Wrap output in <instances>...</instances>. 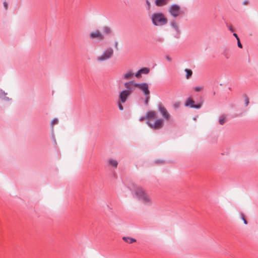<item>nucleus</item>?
<instances>
[{"instance_id":"1","label":"nucleus","mask_w":258,"mask_h":258,"mask_svg":"<svg viewBox=\"0 0 258 258\" xmlns=\"http://www.w3.org/2000/svg\"><path fill=\"white\" fill-rule=\"evenodd\" d=\"M135 196L144 204L151 205V200L143 188L138 187L135 189Z\"/></svg>"},{"instance_id":"2","label":"nucleus","mask_w":258,"mask_h":258,"mask_svg":"<svg viewBox=\"0 0 258 258\" xmlns=\"http://www.w3.org/2000/svg\"><path fill=\"white\" fill-rule=\"evenodd\" d=\"M153 24L155 26H163L167 23V19L162 13H155L151 17Z\"/></svg>"},{"instance_id":"3","label":"nucleus","mask_w":258,"mask_h":258,"mask_svg":"<svg viewBox=\"0 0 258 258\" xmlns=\"http://www.w3.org/2000/svg\"><path fill=\"white\" fill-rule=\"evenodd\" d=\"M113 54V50L111 47L106 48L103 52L102 54L97 57V60L99 61H104L110 58Z\"/></svg>"},{"instance_id":"4","label":"nucleus","mask_w":258,"mask_h":258,"mask_svg":"<svg viewBox=\"0 0 258 258\" xmlns=\"http://www.w3.org/2000/svg\"><path fill=\"white\" fill-rule=\"evenodd\" d=\"M135 87L139 88V89L143 92V93L145 96L150 95V92L149 89L148 84L147 83H137L135 84Z\"/></svg>"},{"instance_id":"5","label":"nucleus","mask_w":258,"mask_h":258,"mask_svg":"<svg viewBox=\"0 0 258 258\" xmlns=\"http://www.w3.org/2000/svg\"><path fill=\"white\" fill-rule=\"evenodd\" d=\"M180 11V6L176 4L172 5L168 9V12L174 18L177 17L179 15Z\"/></svg>"},{"instance_id":"6","label":"nucleus","mask_w":258,"mask_h":258,"mask_svg":"<svg viewBox=\"0 0 258 258\" xmlns=\"http://www.w3.org/2000/svg\"><path fill=\"white\" fill-rule=\"evenodd\" d=\"M147 124L151 128L156 130L161 128L163 125V121L162 119H157L153 124L151 123L149 120L146 121Z\"/></svg>"},{"instance_id":"7","label":"nucleus","mask_w":258,"mask_h":258,"mask_svg":"<svg viewBox=\"0 0 258 258\" xmlns=\"http://www.w3.org/2000/svg\"><path fill=\"white\" fill-rule=\"evenodd\" d=\"M184 105L186 107H189L191 108H195L199 109L201 108L202 104L199 103H195V101L190 97L188 98L186 100Z\"/></svg>"},{"instance_id":"8","label":"nucleus","mask_w":258,"mask_h":258,"mask_svg":"<svg viewBox=\"0 0 258 258\" xmlns=\"http://www.w3.org/2000/svg\"><path fill=\"white\" fill-rule=\"evenodd\" d=\"M158 110L161 113L162 117L167 120L169 119L170 115L167 112L166 108L164 107L162 103H159L157 106Z\"/></svg>"},{"instance_id":"9","label":"nucleus","mask_w":258,"mask_h":258,"mask_svg":"<svg viewBox=\"0 0 258 258\" xmlns=\"http://www.w3.org/2000/svg\"><path fill=\"white\" fill-rule=\"evenodd\" d=\"M90 38L92 39L97 38L100 40H103L104 39V36L100 33L99 30H96L95 32L92 31L90 32Z\"/></svg>"},{"instance_id":"10","label":"nucleus","mask_w":258,"mask_h":258,"mask_svg":"<svg viewBox=\"0 0 258 258\" xmlns=\"http://www.w3.org/2000/svg\"><path fill=\"white\" fill-rule=\"evenodd\" d=\"M130 95L127 93V92L126 91H124L123 90L122 91H120L119 95V101L122 103H124L126 102L127 97Z\"/></svg>"},{"instance_id":"11","label":"nucleus","mask_w":258,"mask_h":258,"mask_svg":"<svg viewBox=\"0 0 258 258\" xmlns=\"http://www.w3.org/2000/svg\"><path fill=\"white\" fill-rule=\"evenodd\" d=\"M170 26H171L172 28L173 29L177 32V35L175 36V37L178 38V35L179 33V29L178 25L175 20H173L170 22Z\"/></svg>"},{"instance_id":"12","label":"nucleus","mask_w":258,"mask_h":258,"mask_svg":"<svg viewBox=\"0 0 258 258\" xmlns=\"http://www.w3.org/2000/svg\"><path fill=\"white\" fill-rule=\"evenodd\" d=\"M7 93H6L2 89H0V99L4 100V101H9L11 100L10 98L7 97Z\"/></svg>"},{"instance_id":"13","label":"nucleus","mask_w":258,"mask_h":258,"mask_svg":"<svg viewBox=\"0 0 258 258\" xmlns=\"http://www.w3.org/2000/svg\"><path fill=\"white\" fill-rule=\"evenodd\" d=\"M156 114H157L156 112L154 111H148L146 113V115L147 119H149V118L153 119L156 117Z\"/></svg>"},{"instance_id":"14","label":"nucleus","mask_w":258,"mask_h":258,"mask_svg":"<svg viewBox=\"0 0 258 258\" xmlns=\"http://www.w3.org/2000/svg\"><path fill=\"white\" fill-rule=\"evenodd\" d=\"M168 0H155V4L158 7H162L165 5Z\"/></svg>"},{"instance_id":"15","label":"nucleus","mask_w":258,"mask_h":258,"mask_svg":"<svg viewBox=\"0 0 258 258\" xmlns=\"http://www.w3.org/2000/svg\"><path fill=\"white\" fill-rule=\"evenodd\" d=\"M134 74H133V73L132 72V71H127V72L125 74H124L122 78V79H130V78H132L134 77Z\"/></svg>"},{"instance_id":"16","label":"nucleus","mask_w":258,"mask_h":258,"mask_svg":"<svg viewBox=\"0 0 258 258\" xmlns=\"http://www.w3.org/2000/svg\"><path fill=\"white\" fill-rule=\"evenodd\" d=\"M122 239L128 243H132L136 241V239L130 237H123Z\"/></svg>"},{"instance_id":"17","label":"nucleus","mask_w":258,"mask_h":258,"mask_svg":"<svg viewBox=\"0 0 258 258\" xmlns=\"http://www.w3.org/2000/svg\"><path fill=\"white\" fill-rule=\"evenodd\" d=\"M184 72L186 73L185 77L187 79L191 78L192 75V71L190 69H185Z\"/></svg>"},{"instance_id":"18","label":"nucleus","mask_w":258,"mask_h":258,"mask_svg":"<svg viewBox=\"0 0 258 258\" xmlns=\"http://www.w3.org/2000/svg\"><path fill=\"white\" fill-rule=\"evenodd\" d=\"M226 121V117L225 115H222L219 117V123L220 125H223Z\"/></svg>"},{"instance_id":"19","label":"nucleus","mask_w":258,"mask_h":258,"mask_svg":"<svg viewBox=\"0 0 258 258\" xmlns=\"http://www.w3.org/2000/svg\"><path fill=\"white\" fill-rule=\"evenodd\" d=\"M108 163L110 165H111L112 166L114 167H116L117 166V164H118V162H117V160L113 159H109L108 160Z\"/></svg>"},{"instance_id":"20","label":"nucleus","mask_w":258,"mask_h":258,"mask_svg":"<svg viewBox=\"0 0 258 258\" xmlns=\"http://www.w3.org/2000/svg\"><path fill=\"white\" fill-rule=\"evenodd\" d=\"M140 71L142 74H147L150 72V69L149 68L144 67L140 69Z\"/></svg>"},{"instance_id":"21","label":"nucleus","mask_w":258,"mask_h":258,"mask_svg":"<svg viewBox=\"0 0 258 258\" xmlns=\"http://www.w3.org/2000/svg\"><path fill=\"white\" fill-rule=\"evenodd\" d=\"M233 35L236 38L237 41V45L238 47L242 48V43H241L240 41V39L239 37L238 36L237 34L236 33H234L233 34Z\"/></svg>"},{"instance_id":"22","label":"nucleus","mask_w":258,"mask_h":258,"mask_svg":"<svg viewBox=\"0 0 258 258\" xmlns=\"http://www.w3.org/2000/svg\"><path fill=\"white\" fill-rule=\"evenodd\" d=\"M102 30L104 33L106 34H109L111 33L110 28L108 26H104L102 28Z\"/></svg>"},{"instance_id":"23","label":"nucleus","mask_w":258,"mask_h":258,"mask_svg":"<svg viewBox=\"0 0 258 258\" xmlns=\"http://www.w3.org/2000/svg\"><path fill=\"white\" fill-rule=\"evenodd\" d=\"M222 54L225 56L226 59L230 58V54L227 48H225L222 52Z\"/></svg>"},{"instance_id":"24","label":"nucleus","mask_w":258,"mask_h":258,"mask_svg":"<svg viewBox=\"0 0 258 258\" xmlns=\"http://www.w3.org/2000/svg\"><path fill=\"white\" fill-rule=\"evenodd\" d=\"M136 83L135 82L134 80L130 81L128 82H126L124 83V86L125 88H127V87H129L131 86H134L135 87V84Z\"/></svg>"},{"instance_id":"25","label":"nucleus","mask_w":258,"mask_h":258,"mask_svg":"<svg viewBox=\"0 0 258 258\" xmlns=\"http://www.w3.org/2000/svg\"><path fill=\"white\" fill-rule=\"evenodd\" d=\"M135 88L133 87H132L131 86L129 87H127L126 89H124V91H126L127 92V93H128L130 95L132 94V93L134 91Z\"/></svg>"},{"instance_id":"26","label":"nucleus","mask_w":258,"mask_h":258,"mask_svg":"<svg viewBox=\"0 0 258 258\" xmlns=\"http://www.w3.org/2000/svg\"><path fill=\"white\" fill-rule=\"evenodd\" d=\"M244 101H245V106H247L248 105L249 101V98L248 97V96L246 95H244Z\"/></svg>"},{"instance_id":"27","label":"nucleus","mask_w":258,"mask_h":258,"mask_svg":"<svg viewBox=\"0 0 258 258\" xmlns=\"http://www.w3.org/2000/svg\"><path fill=\"white\" fill-rule=\"evenodd\" d=\"M150 99L149 96H145L144 103L146 105H148L149 104V101Z\"/></svg>"},{"instance_id":"28","label":"nucleus","mask_w":258,"mask_h":258,"mask_svg":"<svg viewBox=\"0 0 258 258\" xmlns=\"http://www.w3.org/2000/svg\"><path fill=\"white\" fill-rule=\"evenodd\" d=\"M134 76L137 78H140L141 77L142 74L141 73L140 70H138V71L134 75Z\"/></svg>"},{"instance_id":"29","label":"nucleus","mask_w":258,"mask_h":258,"mask_svg":"<svg viewBox=\"0 0 258 258\" xmlns=\"http://www.w3.org/2000/svg\"><path fill=\"white\" fill-rule=\"evenodd\" d=\"M202 89L203 88L201 86H196L194 88V90L197 92L201 91Z\"/></svg>"},{"instance_id":"30","label":"nucleus","mask_w":258,"mask_h":258,"mask_svg":"<svg viewBox=\"0 0 258 258\" xmlns=\"http://www.w3.org/2000/svg\"><path fill=\"white\" fill-rule=\"evenodd\" d=\"M165 162V161L161 160V159H157L154 161V163L156 164H161Z\"/></svg>"},{"instance_id":"31","label":"nucleus","mask_w":258,"mask_h":258,"mask_svg":"<svg viewBox=\"0 0 258 258\" xmlns=\"http://www.w3.org/2000/svg\"><path fill=\"white\" fill-rule=\"evenodd\" d=\"M180 106V103L179 102H175L173 104V107L174 109L178 108Z\"/></svg>"},{"instance_id":"32","label":"nucleus","mask_w":258,"mask_h":258,"mask_svg":"<svg viewBox=\"0 0 258 258\" xmlns=\"http://www.w3.org/2000/svg\"><path fill=\"white\" fill-rule=\"evenodd\" d=\"M58 121V120L57 118H54L52 119V120L51 122V124L53 125L56 123H57Z\"/></svg>"},{"instance_id":"33","label":"nucleus","mask_w":258,"mask_h":258,"mask_svg":"<svg viewBox=\"0 0 258 258\" xmlns=\"http://www.w3.org/2000/svg\"><path fill=\"white\" fill-rule=\"evenodd\" d=\"M118 108H119L120 110H123V105L121 104L118 103Z\"/></svg>"},{"instance_id":"34","label":"nucleus","mask_w":258,"mask_h":258,"mask_svg":"<svg viewBox=\"0 0 258 258\" xmlns=\"http://www.w3.org/2000/svg\"><path fill=\"white\" fill-rule=\"evenodd\" d=\"M146 4L148 6V10L150 8V3L149 0H146Z\"/></svg>"},{"instance_id":"35","label":"nucleus","mask_w":258,"mask_h":258,"mask_svg":"<svg viewBox=\"0 0 258 258\" xmlns=\"http://www.w3.org/2000/svg\"><path fill=\"white\" fill-rule=\"evenodd\" d=\"M3 5H4V7L5 8V9L6 10H7L8 7V5L7 3L6 2H4L3 3Z\"/></svg>"},{"instance_id":"36","label":"nucleus","mask_w":258,"mask_h":258,"mask_svg":"<svg viewBox=\"0 0 258 258\" xmlns=\"http://www.w3.org/2000/svg\"><path fill=\"white\" fill-rule=\"evenodd\" d=\"M243 222L245 224H247V220H246L245 218V216L244 215V214H243Z\"/></svg>"},{"instance_id":"37","label":"nucleus","mask_w":258,"mask_h":258,"mask_svg":"<svg viewBox=\"0 0 258 258\" xmlns=\"http://www.w3.org/2000/svg\"><path fill=\"white\" fill-rule=\"evenodd\" d=\"M147 118V117H146V115L145 116H142L139 120L142 121H143L145 119Z\"/></svg>"},{"instance_id":"38","label":"nucleus","mask_w":258,"mask_h":258,"mask_svg":"<svg viewBox=\"0 0 258 258\" xmlns=\"http://www.w3.org/2000/svg\"><path fill=\"white\" fill-rule=\"evenodd\" d=\"M166 59L168 61H171V58L168 55H166Z\"/></svg>"},{"instance_id":"39","label":"nucleus","mask_w":258,"mask_h":258,"mask_svg":"<svg viewBox=\"0 0 258 258\" xmlns=\"http://www.w3.org/2000/svg\"><path fill=\"white\" fill-rule=\"evenodd\" d=\"M117 46H118V42H117V41H115V42H114V47H115V48L116 49H118Z\"/></svg>"},{"instance_id":"40","label":"nucleus","mask_w":258,"mask_h":258,"mask_svg":"<svg viewBox=\"0 0 258 258\" xmlns=\"http://www.w3.org/2000/svg\"><path fill=\"white\" fill-rule=\"evenodd\" d=\"M248 3H249V1L248 0H245L244 2H243V5H247Z\"/></svg>"},{"instance_id":"41","label":"nucleus","mask_w":258,"mask_h":258,"mask_svg":"<svg viewBox=\"0 0 258 258\" xmlns=\"http://www.w3.org/2000/svg\"><path fill=\"white\" fill-rule=\"evenodd\" d=\"M229 30L231 31V32H233L234 31V29L230 26L229 27Z\"/></svg>"},{"instance_id":"42","label":"nucleus","mask_w":258,"mask_h":258,"mask_svg":"<svg viewBox=\"0 0 258 258\" xmlns=\"http://www.w3.org/2000/svg\"><path fill=\"white\" fill-rule=\"evenodd\" d=\"M241 219H242V213L239 214Z\"/></svg>"},{"instance_id":"43","label":"nucleus","mask_w":258,"mask_h":258,"mask_svg":"<svg viewBox=\"0 0 258 258\" xmlns=\"http://www.w3.org/2000/svg\"><path fill=\"white\" fill-rule=\"evenodd\" d=\"M53 140H54V142L55 144H56V140H55L54 138L53 139Z\"/></svg>"},{"instance_id":"44","label":"nucleus","mask_w":258,"mask_h":258,"mask_svg":"<svg viewBox=\"0 0 258 258\" xmlns=\"http://www.w3.org/2000/svg\"><path fill=\"white\" fill-rule=\"evenodd\" d=\"M194 120H196V117H194L193 118Z\"/></svg>"}]
</instances>
